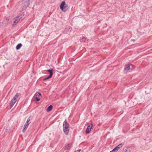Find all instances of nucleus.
Wrapping results in <instances>:
<instances>
[{"label": "nucleus", "instance_id": "15", "mask_svg": "<svg viewBox=\"0 0 152 152\" xmlns=\"http://www.w3.org/2000/svg\"><path fill=\"white\" fill-rule=\"evenodd\" d=\"M52 75H51H51H50L49 76H48L47 77L44 78L43 79V80H47L48 79H49L50 78L52 77Z\"/></svg>", "mask_w": 152, "mask_h": 152}, {"label": "nucleus", "instance_id": "13", "mask_svg": "<svg viewBox=\"0 0 152 152\" xmlns=\"http://www.w3.org/2000/svg\"><path fill=\"white\" fill-rule=\"evenodd\" d=\"M53 107V106L52 105H50L48 107L47 111H51L52 110Z\"/></svg>", "mask_w": 152, "mask_h": 152}, {"label": "nucleus", "instance_id": "17", "mask_svg": "<svg viewBox=\"0 0 152 152\" xmlns=\"http://www.w3.org/2000/svg\"><path fill=\"white\" fill-rule=\"evenodd\" d=\"M118 150L117 148L116 147H115V148H114L112 150L113 151H118Z\"/></svg>", "mask_w": 152, "mask_h": 152}, {"label": "nucleus", "instance_id": "21", "mask_svg": "<svg viewBox=\"0 0 152 152\" xmlns=\"http://www.w3.org/2000/svg\"><path fill=\"white\" fill-rule=\"evenodd\" d=\"M5 21V20H3V22H2V23L3 24H4V22Z\"/></svg>", "mask_w": 152, "mask_h": 152}, {"label": "nucleus", "instance_id": "8", "mask_svg": "<svg viewBox=\"0 0 152 152\" xmlns=\"http://www.w3.org/2000/svg\"><path fill=\"white\" fill-rule=\"evenodd\" d=\"M72 30V28L68 26L66 27L64 31V32L66 33H68L69 32H70Z\"/></svg>", "mask_w": 152, "mask_h": 152}, {"label": "nucleus", "instance_id": "24", "mask_svg": "<svg viewBox=\"0 0 152 152\" xmlns=\"http://www.w3.org/2000/svg\"><path fill=\"white\" fill-rule=\"evenodd\" d=\"M82 38H86L85 37H83Z\"/></svg>", "mask_w": 152, "mask_h": 152}, {"label": "nucleus", "instance_id": "23", "mask_svg": "<svg viewBox=\"0 0 152 152\" xmlns=\"http://www.w3.org/2000/svg\"><path fill=\"white\" fill-rule=\"evenodd\" d=\"M86 38H85V39H84V40H83V41H85L86 40Z\"/></svg>", "mask_w": 152, "mask_h": 152}, {"label": "nucleus", "instance_id": "4", "mask_svg": "<svg viewBox=\"0 0 152 152\" xmlns=\"http://www.w3.org/2000/svg\"><path fill=\"white\" fill-rule=\"evenodd\" d=\"M30 2V0H23L22 4L23 9H26L29 5Z\"/></svg>", "mask_w": 152, "mask_h": 152}, {"label": "nucleus", "instance_id": "16", "mask_svg": "<svg viewBox=\"0 0 152 152\" xmlns=\"http://www.w3.org/2000/svg\"><path fill=\"white\" fill-rule=\"evenodd\" d=\"M70 144H68V145H67L65 148V150H67V149H68V148H69L70 147Z\"/></svg>", "mask_w": 152, "mask_h": 152}, {"label": "nucleus", "instance_id": "9", "mask_svg": "<svg viewBox=\"0 0 152 152\" xmlns=\"http://www.w3.org/2000/svg\"><path fill=\"white\" fill-rule=\"evenodd\" d=\"M19 20V19H18L16 18L14 22V23L12 25V26H14L15 25H16Z\"/></svg>", "mask_w": 152, "mask_h": 152}, {"label": "nucleus", "instance_id": "2", "mask_svg": "<svg viewBox=\"0 0 152 152\" xmlns=\"http://www.w3.org/2000/svg\"><path fill=\"white\" fill-rule=\"evenodd\" d=\"M19 96L20 94L19 93H17L15 96L12 99L10 103V105L11 107H12L17 100L19 99L18 97Z\"/></svg>", "mask_w": 152, "mask_h": 152}, {"label": "nucleus", "instance_id": "10", "mask_svg": "<svg viewBox=\"0 0 152 152\" xmlns=\"http://www.w3.org/2000/svg\"><path fill=\"white\" fill-rule=\"evenodd\" d=\"M24 14L23 13L22 14H20L16 18L18 19H19V20L21 19V18L23 16Z\"/></svg>", "mask_w": 152, "mask_h": 152}, {"label": "nucleus", "instance_id": "12", "mask_svg": "<svg viewBox=\"0 0 152 152\" xmlns=\"http://www.w3.org/2000/svg\"><path fill=\"white\" fill-rule=\"evenodd\" d=\"M130 69V66L129 65H128L127 66H126L124 68V71H126V72H127Z\"/></svg>", "mask_w": 152, "mask_h": 152}, {"label": "nucleus", "instance_id": "14", "mask_svg": "<svg viewBox=\"0 0 152 152\" xmlns=\"http://www.w3.org/2000/svg\"><path fill=\"white\" fill-rule=\"evenodd\" d=\"M47 71L48 72H49L50 73V75H51H51H53V69L47 70Z\"/></svg>", "mask_w": 152, "mask_h": 152}, {"label": "nucleus", "instance_id": "5", "mask_svg": "<svg viewBox=\"0 0 152 152\" xmlns=\"http://www.w3.org/2000/svg\"><path fill=\"white\" fill-rule=\"evenodd\" d=\"M30 120V119L29 118H28V119L24 125V127L22 130L23 132H24L26 130L27 128L28 127V126L29 124L30 123L29 122Z\"/></svg>", "mask_w": 152, "mask_h": 152}, {"label": "nucleus", "instance_id": "20", "mask_svg": "<svg viewBox=\"0 0 152 152\" xmlns=\"http://www.w3.org/2000/svg\"><path fill=\"white\" fill-rule=\"evenodd\" d=\"M123 152H129L127 150H124V151Z\"/></svg>", "mask_w": 152, "mask_h": 152}, {"label": "nucleus", "instance_id": "11", "mask_svg": "<svg viewBox=\"0 0 152 152\" xmlns=\"http://www.w3.org/2000/svg\"><path fill=\"white\" fill-rule=\"evenodd\" d=\"M22 45L21 43L18 44L16 47V49L17 50H19L21 47Z\"/></svg>", "mask_w": 152, "mask_h": 152}, {"label": "nucleus", "instance_id": "7", "mask_svg": "<svg viewBox=\"0 0 152 152\" xmlns=\"http://www.w3.org/2000/svg\"><path fill=\"white\" fill-rule=\"evenodd\" d=\"M92 126H93L92 124H91V125H89L88 126H87V128L86 131V132L87 134H89L90 133V132L91 130V129L92 128Z\"/></svg>", "mask_w": 152, "mask_h": 152}, {"label": "nucleus", "instance_id": "22", "mask_svg": "<svg viewBox=\"0 0 152 152\" xmlns=\"http://www.w3.org/2000/svg\"><path fill=\"white\" fill-rule=\"evenodd\" d=\"M116 147L117 148V149H118V150L119 149V148L118 147V146H116Z\"/></svg>", "mask_w": 152, "mask_h": 152}, {"label": "nucleus", "instance_id": "25", "mask_svg": "<svg viewBox=\"0 0 152 152\" xmlns=\"http://www.w3.org/2000/svg\"><path fill=\"white\" fill-rule=\"evenodd\" d=\"M75 152H76L75 151Z\"/></svg>", "mask_w": 152, "mask_h": 152}, {"label": "nucleus", "instance_id": "3", "mask_svg": "<svg viewBox=\"0 0 152 152\" xmlns=\"http://www.w3.org/2000/svg\"><path fill=\"white\" fill-rule=\"evenodd\" d=\"M69 7L68 5L66 4L64 1H63L60 5V8L63 12H66L68 9Z\"/></svg>", "mask_w": 152, "mask_h": 152}, {"label": "nucleus", "instance_id": "6", "mask_svg": "<svg viewBox=\"0 0 152 152\" xmlns=\"http://www.w3.org/2000/svg\"><path fill=\"white\" fill-rule=\"evenodd\" d=\"M41 97V94L39 92H37L34 95V98L36 100L39 101L40 98Z\"/></svg>", "mask_w": 152, "mask_h": 152}, {"label": "nucleus", "instance_id": "1", "mask_svg": "<svg viewBox=\"0 0 152 152\" xmlns=\"http://www.w3.org/2000/svg\"><path fill=\"white\" fill-rule=\"evenodd\" d=\"M69 124L67 122L66 120H65L63 124V130L64 133L66 135H67L69 133Z\"/></svg>", "mask_w": 152, "mask_h": 152}, {"label": "nucleus", "instance_id": "18", "mask_svg": "<svg viewBox=\"0 0 152 152\" xmlns=\"http://www.w3.org/2000/svg\"><path fill=\"white\" fill-rule=\"evenodd\" d=\"M120 149L122 146V145L121 144H119L117 146Z\"/></svg>", "mask_w": 152, "mask_h": 152}, {"label": "nucleus", "instance_id": "19", "mask_svg": "<svg viewBox=\"0 0 152 152\" xmlns=\"http://www.w3.org/2000/svg\"><path fill=\"white\" fill-rule=\"evenodd\" d=\"M10 20V18H7L6 19V21L7 22H8Z\"/></svg>", "mask_w": 152, "mask_h": 152}]
</instances>
